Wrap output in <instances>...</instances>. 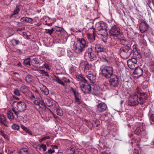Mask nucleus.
<instances>
[{"label":"nucleus","instance_id":"obj_1","mask_svg":"<svg viewBox=\"0 0 154 154\" xmlns=\"http://www.w3.org/2000/svg\"><path fill=\"white\" fill-rule=\"evenodd\" d=\"M88 46V42L84 38L78 39L74 44V48L75 52L80 54L87 48Z\"/></svg>","mask_w":154,"mask_h":154},{"label":"nucleus","instance_id":"obj_2","mask_svg":"<svg viewBox=\"0 0 154 154\" xmlns=\"http://www.w3.org/2000/svg\"><path fill=\"white\" fill-rule=\"evenodd\" d=\"M12 111L17 116L19 114L20 112H23L26 109V103L22 101H14L12 103Z\"/></svg>","mask_w":154,"mask_h":154},{"label":"nucleus","instance_id":"obj_3","mask_svg":"<svg viewBox=\"0 0 154 154\" xmlns=\"http://www.w3.org/2000/svg\"><path fill=\"white\" fill-rule=\"evenodd\" d=\"M102 75L106 78H109L113 75V69L112 66H105L101 68Z\"/></svg>","mask_w":154,"mask_h":154},{"label":"nucleus","instance_id":"obj_4","mask_svg":"<svg viewBox=\"0 0 154 154\" xmlns=\"http://www.w3.org/2000/svg\"><path fill=\"white\" fill-rule=\"evenodd\" d=\"M119 52L122 57L124 59H126L131 55L132 50L128 47H123L120 48Z\"/></svg>","mask_w":154,"mask_h":154},{"label":"nucleus","instance_id":"obj_5","mask_svg":"<svg viewBox=\"0 0 154 154\" xmlns=\"http://www.w3.org/2000/svg\"><path fill=\"white\" fill-rule=\"evenodd\" d=\"M138 95L135 93H134L130 95L129 98L128 104L132 106H134L139 103Z\"/></svg>","mask_w":154,"mask_h":154},{"label":"nucleus","instance_id":"obj_6","mask_svg":"<svg viewBox=\"0 0 154 154\" xmlns=\"http://www.w3.org/2000/svg\"><path fill=\"white\" fill-rule=\"evenodd\" d=\"M137 56L136 58H132L131 59H129L127 61V64L128 66L131 69H134L135 68H137L138 66L137 63V58H139L140 57L141 55L139 53L137 52Z\"/></svg>","mask_w":154,"mask_h":154},{"label":"nucleus","instance_id":"obj_7","mask_svg":"<svg viewBox=\"0 0 154 154\" xmlns=\"http://www.w3.org/2000/svg\"><path fill=\"white\" fill-rule=\"evenodd\" d=\"M109 33L111 36L118 37L119 38L122 35L120 28L116 25L112 27L110 30Z\"/></svg>","mask_w":154,"mask_h":154},{"label":"nucleus","instance_id":"obj_8","mask_svg":"<svg viewBox=\"0 0 154 154\" xmlns=\"http://www.w3.org/2000/svg\"><path fill=\"white\" fill-rule=\"evenodd\" d=\"M119 83V79L116 75L112 76L109 80V84L111 88L117 87Z\"/></svg>","mask_w":154,"mask_h":154},{"label":"nucleus","instance_id":"obj_9","mask_svg":"<svg viewBox=\"0 0 154 154\" xmlns=\"http://www.w3.org/2000/svg\"><path fill=\"white\" fill-rule=\"evenodd\" d=\"M87 82H84L82 83V82L79 83L80 87L83 93L88 94L91 92V86Z\"/></svg>","mask_w":154,"mask_h":154},{"label":"nucleus","instance_id":"obj_10","mask_svg":"<svg viewBox=\"0 0 154 154\" xmlns=\"http://www.w3.org/2000/svg\"><path fill=\"white\" fill-rule=\"evenodd\" d=\"M84 57L85 58H89L91 59L95 60L96 56L92 52V49L91 47L88 48L85 53Z\"/></svg>","mask_w":154,"mask_h":154},{"label":"nucleus","instance_id":"obj_11","mask_svg":"<svg viewBox=\"0 0 154 154\" xmlns=\"http://www.w3.org/2000/svg\"><path fill=\"white\" fill-rule=\"evenodd\" d=\"M96 32L98 35H101V38L104 42H106L108 38V33L106 29L97 31Z\"/></svg>","mask_w":154,"mask_h":154},{"label":"nucleus","instance_id":"obj_12","mask_svg":"<svg viewBox=\"0 0 154 154\" xmlns=\"http://www.w3.org/2000/svg\"><path fill=\"white\" fill-rule=\"evenodd\" d=\"M41 97L39 96L36 98V99L33 101V103L35 105L39 106L40 108H42L45 107V103L43 100L41 99Z\"/></svg>","mask_w":154,"mask_h":154},{"label":"nucleus","instance_id":"obj_13","mask_svg":"<svg viewBox=\"0 0 154 154\" xmlns=\"http://www.w3.org/2000/svg\"><path fill=\"white\" fill-rule=\"evenodd\" d=\"M107 24L103 21H101L96 23L95 25L96 31H98L102 29H105L107 28Z\"/></svg>","mask_w":154,"mask_h":154},{"label":"nucleus","instance_id":"obj_14","mask_svg":"<svg viewBox=\"0 0 154 154\" xmlns=\"http://www.w3.org/2000/svg\"><path fill=\"white\" fill-rule=\"evenodd\" d=\"M148 26V25L145 21L141 22L139 26L140 31L142 33H144L147 30Z\"/></svg>","mask_w":154,"mask_h":154},{"label":"nucleus","instance_id":"obj_15","mask_svg":"<svg viewBox=\"0 0 154 154\" xmlns=\"http://www.w3.org/2000/svg\"><path fill=\"white\" fill-rule=\"evenodd\" d=\"M80 66L82 68H84V71L86 72L88 70L89 71L91 69L92 65L86 62H83L81 63Z\"/></svg>","mask_w":154,"mask_h":154},{"label":"nucleus","instance_id":"obj_16","mask_svg":"<svg viewBox=\"0 0 154 154\" xmlns=\"http://www.w3.org/2000/svg\"><path fill=\"white\" fill-rule=\"evenodd\" d=\"M106 108V104L103 102H101L97 105V110L99 112H102L105 110Z\"/></svg>","mask_w":154,"mask_h":154},{"label":"nucleus","instance_id":"obj_17","mask_svg":"<svg viewBox=\"0 0 154 154\" xmlns=\"http://www.w3.org/2000/svg\"><path fill=\"white\" fill-rule=\"evenodd\" d=\"M133 74L135 77L139 78L143 74V70L141 68L137 67L134 70Z\"/></svg>","mask_w":154,"mask_h":154},{"label":"nucleus","instance_id":"obj_18","mask_svg":"<svg viewBox=\"0 0 154 154\" xmlns=\"http://www.w3.org/2000/svg\"><path fill=\"white\" fill-rule=\"evenodd\" d=\"M94 48L97 53L101 52L103 51L104 47L103 46L99 44H97L94 45Z\"/></svg>","mask_w":154,"mask_h":154},{"label":"nucleus","instance_id":"obj_19","mask_svg":"<svg viewBox=\"0 0 154 154\" xmlns=\"http://www.w3.org/2000/svg\"><path fill=\"white\" fill-rule=\"evenodd\" d=\"M0 123L5 127H8V123L7 122L6 118L4 115H0Z\"/></svg>","mask_w":154,"mask_h":154},{"label":"nucleus","instance_id":"obj_20","mask_svg":"<svg viewBox=\"0 0 154 154\" xmlns=\"http://www.w3.org/2000/svg\"><path fill=\"white\" fill-rule=\"evenodd\" d=\"M86 77L91 83H94L95 82L96 76L94 75L90 74L86 75Z\"/></svg>","mask_w":154,"mask_h":154},{"label":"nucleus","instance_id":"obj_21","mask_svg":"<svg viewBox=\"0 0 154 154\" xmlns=\"http://www.w3.org/2000/svg\"><path fill=\"white\" fill-rule=\"evenodd\" d=\"M20 20L22 22H25L31 24H32L33 23V19L28 17H22L20 18Z\"/></svg>","mask_w":154,"mask_h":154},{"label":"nucleus","instance_id":"obj_22","mask_svg":"<svg viewBox=\"0 0 154 154\" xmlns=\"http://www.w3.org/2000/svg\"><path fill=\"white\" fill-rule=\"evenodd\" d=\"M45 99V105H46L49 107H51L53 106V101L50 98L48 97Z\"/></svg>","mask_w":154,"mask_h":154},{"label":"nucleus","instance_id":"obj_23","mask_svg":"<svg viewBox=\"0 0 154 154\" xmlns=\"http://www.w3.org/2000/svg\"><path fill=\"white\" fill-rule=\"evenodd\" d=\"M40 90L42 93L45 95H48L49 94V91L47 88L45 86H42L40 88Z\"/></svg>","mask_w":154,"mask_h":154},{"label":"nucleus","instance_id":"obj_24","mask_svg":"<svg viewBox=\"0 0 154 154\" xmlns=\"http://www.w3.org/2000/svg\"><path fill=\"white\" fill-rule=\"evenodd\" d=\"M55 109L56 110V113L58 115L60 116H63V112L61 108L58 105H56Z\"/></svg>","mask_w":154,"mask_h":154},{"label":"nucleus","instance_id":"obj_25","mask_svg":"<svg viewBox=\"0 0 154 154\" xmlns=\"http://www.w3.org/2000/svg\"><path fill=\"white\" fill-rule=\"evenodd\" d=\"M87 37L88 39L90 41H94L95 40V34L94 31H93L92 33H88L87 34Z\"/></svg>","mask_w":154,"mask_h":154},{"label":"nucleus","instance_id":"obj_26","mask_svg":"<svg viewBox=\"0 0 154 154\" xmlns=\"http://www.w3.org/2000/svg\"><path fill=\"white\" fill-rule=\"evenodd\" d=\"M71 91L73 93L75 96V98L77 97H81L80 94L77 91L73 88H72Z\"/></svg>","mask_w":154,"mask_h":154},{"label":"nucleus","instance_id":"obj_27","mask_svg":"<svg viewBox=\"0 0 154 154\" xmlns=\"http://www.w3.org/2000/svg\"><path fill=\"white\" fill-rule=\"evenodd\" d=\"M19 153V154H29L28 149L25 148L21 149Z\"/></svg>","mask_w":154,"mask_h":154},{"label":"nucleus","instance_id":"obj_28","mask_svg":"<svg viewBox=\"0 0 154 154\" xmlns=\"http://www.w3.org/2000/svg\"><path fill=\"white\" fill-rule=\"evenodd\" d=\"M100 58L101 59L103 60L104 62H109L108 58L104 54H101L99 55Z\"/></svg>","mask_w":154,"mask_h":154},{"label":"nucleus","instance_id":"obj_29","mask_svg":"<svg viewBox=\"0 0 154 154\" xmlns=\"http://www.w3.org/2000/svg\"><path fill=\"white\" fill-rule=\"evenodd\" d=\"M28 87L25 85L21 86L20 88V91L23 93L27 92L28 91Z\"/></svg>","mask_w":154,"mask_h":154},{"label":"nucleus","instance_id":"obj_30","mask_svg":"<svg viewBox=\"0 0 154 154\" xmlns=\"http://www.w3.org/2000/svg\"><path fill=\"white\" fill-rule=\"evenodd\" d=\"M20 9L18 6H17L16 8L15 9L14 12L13 14L11 15V17H13L14 16L17 14H18L20 11Z\"/></svg>","mask_w":154,"mask_h":154},{"label":"nucleus","instance_id":"obj_31","mask_svg":"<svg viewBox=\"0 0 154 154\" xmlns=\"http://www.w3.org/2000/svg\"><path fill=\"white\" fill-rule=\"evenodd\" d=\"M25 80L27 82L30 83L32 82L33 79L31 75H28L26 76Z\"/></svg>","mask_w":154,"mask_h":154},{"label":"nucleus","instance_id":"obj_32","mask_svg":"<svg viewBox=\"0 0 154 154\" xmlns=\"http://www.w3.org/2000/svg\"><path fill=\"white\" fill-rule=\"evenodd\" d=\"M54 81L57 82L59 84H61L62 85H63V86L65 87V83L63 82V81H62V80H61L58 77H56V79H54Z\"/></svg>","mask_w":154,"mask_h":154},{"label":"nucleus","instance_id":"obj_33","mask_svg":"<svg viewBox=\"0 0 154 154\" xmlns=\"http://www.w3.org/2000/svg\"><path fill=\"white\" fill-rule=\"evenodd\" d=\"M8 118L10 120H13L14 119L13 113L11 111H8Z\"/></svg>","mask_w":154,"mask_h":154},{"label":"nucleus","instance_id":"obj_34","mask_svg":"<svg viewBox=\"0 0 154 154\" xmlns=\"http://www.w3.org/2000/svg\"><path fill=\"white\" fill-rule=\"evenodd\" d=\"M30 58H28L23 61V63L25 66H30Z\"/></svg>","mask_w":154,"mask_h":154},{"label":"nucleus","instance_id":"obj_35","mask_svg":"<svg viewBox=\"0 0 154 154\" xmlns=\"http://www.w3.org/2000/svg\"><path fill=\"white\" fill-rule=\"evenodd\" d=\"M39 72L42 74L43 76L48 77L49 76V75L48 74L47 72L43 70H39Z\"/></svg>","mask_w":154,"mask_h":154},{"label":"nucleus","instance_id":"obj_36","mask_svg":"<svg viewBox=\"0 0 154 154\" xmlns=\"http://www.w3.org/2000/svg\"><path fill=\"white\" fill-rule=\"evenodd\" d=\"M19 42V41L15 39H12L11 41V42L13 46H15L18 44Z\"/></svg>","mask_w":154,"mask_h":154},{"label":"nucleus","instance_id":"obj_37","mask_svg":"<svg viewBox=\"0 0 154 154\" xmlns=\"http://www.w3.org/2000/svg\"><path fill=\"white\" fill-rule=\"evenodd\" d=\"M11 128L15 130H18L20 129L19 126L16 124L13 125L11 126Z\"/></svg>","mask_w":154,"mask_h":154},{"label":"nucleus","instance_id":"obj_38","mask_svg":"<svg viewBox=\"0 0 154 154\" xmlns=\"http://www.w3.org/2000/svg\"><path fill=\"white\" fill-rule=\"evenodd\" d=\"M77 78L79 79L81 81V82L80 83H81V82H82V83L83 82H87V80L85 79V78L84 77H82L81 76H78Z\"/></svg>","mask_w":154,"mask_h":154},{"label":"nucleus","instance_id":"obj_39","mask_svg":"<svg viewBox=\"0 0 154 154\" xmlns=\"http://www.w3.org/2000/svg\"><path fill=\"white\" fill-rule=\"evenodd\" d=\"M14 94L17 96H20V94L19 90L17 88H15L14 89Z\"/></svg>","mask_w":154,"mask_h":154},{"label":"nucleus","instance_id":"obj_40","mask_svg":"<svg viewBox=\"0 0 154 154\" xmlns=\"http://www.w3.org/2000/svg\"><path fill=\"white\" fill-rule=\"evenodd\" d=\"M92 124L94 127H97L99 125V122L96 120L93 122Z\"/></svg>","mask_w":154,"mask_h":154},{"label":"nucleus","instance_id":"obj_41","mask_svg":"<svg viewBox=\"0 0 154 154\" xmlns=\"http://www.w3.org/2000/svg\"><path fill=\"white\" fill-rule=\"evenodd\" d=\"M54 29H55L57 32H63V29L62 28L57 26H55Z\"/></svg>","mask_w":154,"mask_h":154},{"label":"nucleus","instance_id":"obj_42","mask_svg":"<svg viewBox=\"0 0 154 154\" xmlns=\"http://www.w3.org/2000/svg\"><path fill=\"white\" fill-rule=\"evenodd\" d=\"M134 133L137 134H141V130L139 127H136L134 131Z\"/></svg>","mask_w":154,"mask_h":154},{"label":"nucleus","instance_id":"obj_43","mask_svg":"<svg viewBox=\"0 0 154 154\" xmlns=\"http://www.w3.org/2000/svg\"><path fill=\"white\" fill-rule=\"evenodd\" d=\"M75 102L77 104H81V97L75 98Z\"/></svg>","mask_w":154,"mask_h":154},{"label":"nucleus","instance_id":"obj_44","mask_svg":"<svg viewBox=\"0 0 154 154\" xmlns=\"http://www.w3.org/2000/svg\"><path fill=\"white\" fill-rule=\"evenodd\" d=\"M0 134L5 139H6L8 137L7 135L5 134L3 130H0Z\"/></svg>","mask_w":154,"mask_h":154},{"label":"nucleus","instance_id":"obj_45","mask_svg":"<svg viewBox=\"0 0 154 154\" xmlns=\"http://www.w3.org/2000/svg\"><path fill=\"white\" fill-rule=\"evenodd\" d=\"M49 138L50 137L49 136H46L42 137L41 139L39 140V141L40 142H41Z\"/></svg>","mask_w":154,"mask_h":154},{"label":"nucleus","instance_id":"obj_46","mask_svg":"<svg viewBox=\"0 0 154 154\" xmlns=\"http://www.w3.org/2000/svg\"><path fill=\"white\" fill-rule=\"evenodd\" d=\"M38 59L36 58H34L32 60L31 63L35 64H38Z\"/></svg>","mask_w":154,"mask_h":154},{"label":"nucleus","instance_id":"obj_47","mask_svg":"<svg viewBox=\"0 0 154 154\" xmlns=\"http://www.w3.org/2000/svg\"><path fill=\"white\" fill-rule=\"evenodd\" d=\"M139 98V103H140V104H143L146 101H145V100H143V99H142L140 96Z\"/></svg>","mask_w":154,"mask_h":154},{"label":"nucleus","instance_id":"obj_48","mask_svg":"<svg viewBox=\"0 0 154 154\" xmlns=\"http://www.w3.org/2000/svg\"><path fill=\"white\" fill-rule=\"evenodd\" d=\"M68 150L70 151V152L71 153L74 154L75 152V149L72 147H69L68 149Z\"/></svg>","mask_w":154,"mask_h":154},{"label":"nucleus","instance_id":"obj_49","mask_svg":"<svg viewBox=\"0 0 154 154\" xmlns=\"http://www.w3.org/2000/svg\"><path fill=\"white\" fill-rule=\"evenodd\" d=\"M40 148L42 149L43 151H45L46 150L47 147L45 145L43 144L40 145Z\"/></svg>","mask_w":154,"mask_h":154},{"label":"nucleus","instance_id":"obj_50","mask_svg":"<svg viewBox=\"0 0 154 154\" xmlns=\"http://www.w3.org/2000/svg\"><path fill=\"white\" fill-rule=\"evenodd\" d=\"M62 80L63 81V82L65 83H69L70 81L69 79H67L66 78L63 77L62 79Z\"/></svg>","mask_w":154,"mask_h":154},{"label":"nucleus","instance_id":"obj_51","mask_svg":"<svg viewBox=\"0 0 154 154\" xmlns=\"http://www.w3.org/2000/svg\"><path fill=\"white\" fill-rule=\"evenodd\" d=\"M107 83H105V84H103L102 85L101 87H102V88H103V90H105V89H107Z\"/></svg>","mask_w":154,"mask_h":154},{"label":"nucleus","instance_id":"obj_52","mask_svg":"<svg viewBox=\"0 0 154 154\" xmlns=\"http://www.w3.org/2000/svg\"><path fill=\"white\" fill-rule=\"evenodd\" d=\"M149 119L150 121L154 122V114H153L151 115L149 118Z\"/></svg>","mask_w":154,"mask_h":154},{"label":"nucleus","instance_id":"obj_53","mask_svg":"<svg viewBox=\"0 0 154 154\" xmlns=\"http://www.w3.org/2000/svg\"><path fill=\"white\" fill-rule=\"evenodd\" d=\"M54 151L55 150L54 149H50L48 150V153L50 154H51L53 153L54 152Z\"/></svg>","mask_w":154,"mask_h":154},{"label":"nucleus","instance_id":"obj_54","mask_svg":"<svg viewBox=\"0 0 154 154\" xmlns=\"http://www.w3.org/2000/svg\"><path fill=\"white\" fill-rule=\"evenodd\" d=\"M25 131L27 132L29 135L32 136V134L31 131L28 128Z\"/></svg>","mask_w":154,"mask_h":154},{"label":"nucleus","instance_id":"obj_55","mask_svg":"<svg viewBox=\"0 0 154 154\" xmlns=\"http://www.w3.org/2000/svg\"><path fill=\"white\" fill-rule=\"evenodd\" d=\"M20 127L23 131H25L28 129L26 127L22 125H21Z\"/></svg>","mask_w":154,"mask_h":154},{"label":"nucleus","instance_id":"obj_56","mask_svg":"<svg viewBox=\"0 0 154 154\" xmlns=\"http://www.w3.org/2000/svg\"><path fill=\"white\" fill-rule=\"evenodd\" d=\"M133 154H139V150L137 149H134Z\"/></svg>","mask_w":154,"mask_h":154},{"label":"nucleus","instance_id":"obj_57","mask_svg":"<svg viewBox=\"0 0 154 154\" xmlns=\"http://www.w3.org/2000/svg\"><path fill=\"white\" fill-rule=\"evenodd\" d=\"M45 30L47 31L46 32L47 33H48L50 35H51L52 33H51V31L50 29H45Z\"/></svg>","mask_w":154,"mask_h":154},{"label":"nucleus","instance_id":"obj_58","mask_svg":"<svg viewBox=\"0 0 154 154\" xmlns=\"http://www.w3.org/2000/svg\"><path fill=\"white\" fill-rule=\"evenodd\" d=\"M35 95H36V98L38 97L39 96V94L38 93V91L36 90L35 91Z\"/></svg>","mask_w":154,"mask_h":154},{"label":"nucleus","instance_id":"obj_59","mask_svg":"<svg viewBox=\"0 0 154 154\" xmlns=\"http://www.w3.org/2000/svg\"><path fill=\"white\" fill-rule=\"evenodd\" d=\"M125 41L124 39H122L120 41V43L123 45L125 44Z\"/></svg>","mask_w":154,"mask_h":154},{"label":"nucleus","instance_id":"obj_60","mask_svg":"<svg viewBox=\"0 0 154 154\" xmlns=\"http://www.w3.org/2000/svg\"><path fill=\"white\" fill-rule=\"evenodd\" d=\"M25 29L24 27H23L21 28H18L17 29V31H21Z\"/></svg>","mask_w":154,"mask_h":154},{"label":"nucleus","instance_id":"obj_61","mask_svg":"<svg viewBox=\"0 0 154 154\" xmlns=\"http://www.w3.org/2000/svg\"><path fill=\"white\" fill-rule=\"evenodd\" d=\"M58 148V146L56 145H54L53 146V147L52 149H54V150L55 149H57Z\"/></svg>","mask_w":154,"mask_h":154},{"label":"nucleus","instance_id":"obj_62","mask_svg":"<svg viewBox=\"0 0 154 154\" xmlns=\"http://www.w3.org/2000/svg\"><path fill=\"white\" fill-rule=\"evenodd\" d=\"M46 25H48L49 26H52V24L51 23H46Z\"/></svg>","mask_w":154,"mask_h":154},{"label":"nucleus","instance_id":"obj_63","mask_svg":"<svg viewBox=\"0 0 154 154\" xmlns=\"http://www.w3.org/2000/svg\"><path fill=\"white\" fill-rule=\"evenodd\" d=\"M82 29H80L78 30L77 31H75L74 32H82Z\"/></svg>","mask_w":154,"mask_h":154},{"label":"nucleus","instance_id":"obj_64","mask_svg":"<svg viewBox=\"0 0 154 154\" xmlns=\"http://www.w3.org/2000/svg\"><path fill=\"white\" fill-rule=\"evenodd\" d=\"M13 97L15 98V99L16 100H19V98L18 97H16V96H13Z\"/></svg>","mask_w":154,"mask_h":154}]
</instances>
